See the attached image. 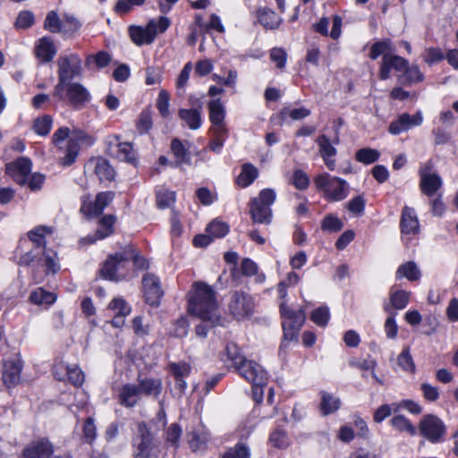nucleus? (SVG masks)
Instances as JSON below:
<instances>
[{"instance_id": "obj_59", "label": "nucleus", "mask_w": 458, "mask_h": 458, "mask_svg": "<svg viewBox=\"0 0 458 458\" xmlns=\"http://www.w3.org/2000/svg\"><path fill=\"white\" fill-rule=\"evenodd\" d=\"M175 201V194L169 191H159L157 193V204L161 208L170 207Z\"/></svg>"}, {"instance_id": "obj_3", "label": "nucleus", "mask_w": 458, "mask_h": 458, "mask_svg": "<svg viewBox=\"0 0 458 458\" xmlns=\"http://www.w3.org/2000/svg\"><path fill=\"white\" fill-rule=\"evenodd\" d=\"M58 82L55 87L54 95L63 98L64 86L81 74V59L75 54L61 55L57 61Z\"/></svg>"}, {"instance_id": "obj_9", "label": "nucleus", "mask_w": 458, "mask_h": 458, "mask_svg": "<svg viewBox=\"0 0 458 458\" xmlns=\"http://www.w3.org/2000/svg\"><path fill=\"white\" fill-rule=\"evenodd\" d=\"M228 310L237 320L250 317L254 311L252 297L244 292H234L230 298Z\"/></svg>"}, {"instance_id": "obj_22", "label": "nucleus", "mask_w": 458, "mask_h": 458, "mask_svg": "<svg viewBox=\"0 0 458 458\" xmlns=\"http://www.w3.org/2000/svg\"><path fill=\"white\" fill-rule=\"evenodd\" d=\"M187 439L191 449L196 452L206 447L207 444L210 440V433L207 430L204 425L199 423L197 427H194L188 431Z\"/></svg>"}, {"instance_id": "obj_49", "label": "nucleus", "mask_w": 458, "mask_h": 458, "mask_svg": "<svg viewBox=\"0 0 458 458\" xmlns=\"http://www.w3.org/2000/svg\"><path fill=\"white\" fill-rule=\"evenodd\" d=\"M30 299L35 304L50 305L55 301V296L42 288H38L30 294Z\"/></svg>"}, {"instance_id": "obj_19", "label": "nucleus", "mask_w": 458, "mask_h": 458, "mask_svg": "<svg viewBox=\"0 0 458 458\" xmlns=\"http://www.w3.org/2000/svg\"><path fill=\"white\" fill-rule=\"evenodd\" d=\"M30 171L31 161L27 157H20L16 161L6 165V173L20 184H24L27 182Z\"/></svg>"}, {"instance_id": "obj_55", "label": "nucleus", "mask_w": 458, "mask_h": 458, "mask_svg": "<svg viewBox=\"0 0 458 458\" xmlns=\"http://www.w3.org/2000/svg\"><path fill=\"white\" fill-rule=\"evenodd\" d=\"M343 223L338 217L333 215H327L322 221L321 228L324 231L335 233L340 231L343 228Z\"/></svg>"}, {"instance_id": "obj_4", "label": "nucleus", "mask_w": 458, "mask_h": 458, "mask_svg": "<svg viewBox=\"0 0 458 458\" xmlns=\"http://www.w3.org/2000/svg\"><path fill=\"white\" fill-rule=\"evenodd\" d=\"M314 183L329 201L343 200L349 192V185L345 180L332 176L327 173L317 175L314 178Z\"/></svg>"}, {"instance_id": "obj_13", "label": "nucleus", "mask_w": 458, "mask_h": 458, "mask_svg": "<svg viewBox=\"0 0 458 458\" xmlns=\"http://www.w3.org/2000/svg\"><path fill=\"white\" fill-rule=\"evenodd\" d=\"M420 434L430 442L436 443L441 440L445 432V426L442 420L435 415L425 416L420 423Z\"/></svg>"}, {"instance_id": "obj_16", "label": "nucleus", "mask_w": 458, "mask_h": 458, "mask_svg": "<svg viewBox=\"0 0 458 458\" xmlns=\"http://www.w3.org/2000/svg\"><path fill=\"white\" fill-rule=\"evenodd\" d=\"M142 284L146 301L151 306H157L163 296L159 278L153 274H147L142 278Z\"/></svg>"}, {"instance_id": "obj_42", "label": "nucleus", "mask_w": 458, "mask_h": 458, "mask_svg": "<svg viewBox=\"0 0 458 458\" xmlns=\"http://www.w3.org/2000/svg\"><path fill=\"white\" fill-rule=\"evenodd\" d=\"M225 354L228 360H231L233 366L237 369L246 360L239 351V347L234 343H228L225 346Z\"/></svg>"}, {"instance_id": "obj_47", "label": "nucleus", "mask_w": 458, "mask_h": 458, "mask_svg": "<svg viewBox=\"0 0 458 458\" xmlns=\"http://www.w3.org/2000/svg\"><path fill=\"white\" fill-rule=\"evenodd\" d=\"M250 448L243 443H238L229 448L221 458H250Z\"/></svg>"}, {"instance_id": "obj_52", "label": "nucleus", "mask_w": 458, "mask_h": 458, "mask_svg": "<svg viewBox=\"0 0 458 458\" xmlns=\"http://www.w3.org/2000/svg\"><path fill=\"white\" fill-rule=\"evenodd\" d=\"M310 114V110L306 107L300 108H284L280 113V117L285 120L286 117H290L292 120H301Z\"/></svg>"}, {"instance_id": "obj_29", "label": "nucleus", "mask_w": 458, "mask_h": 458, "mask_svg": "<svg viewBox=\"0 0 458 458\" xmlns=\"http://www.w3.org/2000/svg\"><path fill=\"white\" fill-rule=\"evenodd\" d=\"M140 397V389L138 386L126 384L123 386L118 394L119 403L124 407H133Z\"/></svg>"}, {"instance_id": "obj_21", "label": "nucleus", "mask_w": 458, "mask_h": 458, "mask_svg": "<svg viewBox=\"0 0 458 458\" xmlns=\"http://www.w3.org/2000/svg\"><path fill=\"white\" fill-rule=\"evenodd\" d=\"M54 450L52 444L47 439H39L30 443L23 451V458H50Z\"/></svg>"}, {"instance_id": "obj_61", "label": "nucleus", "mask_w": 458, "mask_h": 458, "mask_svg": "<svg viewBox=\"0 0 458 458\" xmlns=\"http://www.w3.org/2000/svg\"><path fill=\"white\" fill-rule=\"evenodd\" d=\"M329 319V311L327 307H319L313 310L311 320L318 326L325 327Z\"/></svg>"}, {"instance_id": "obj_58", "label": "nucleus", "mask_w": 458, "mask_h": 458, "mask_svg": "<svg viewBox=\"0 0 458 458\" xmlns=\"http://www.w3.org/2000/svg\"><path fill=\"white\" fill-rule=\"evenodd\" d=\"M66 374L70 382L75 386H80L83 384L84 374L77 366H68L66 368Z\"/></svg>"}, {"instance_id": "obj_12", "label": "nucleus", "mask_w": 458, "mask_h": 458, "mask_svg": "<svg viewBox=\"0 0 458 458\" xmlns=\"http://www.w3.org/2000/svg\"><path fill=\"white\" fill-rule=\"evenodd\" d=\"M77 110L83 108L90 100V93L81 83L70 82L64 86L63 98Z\"/></svg>"}, {"instance_id": "obj_23", "label": "nucleus", "mask_w": 458, "mask_h": 458, "mask_svg": "<svg viewBox=\"0 0 458 458\" xmlns=\"http://www.w3.org/2000/svg\"><path fill=\"white\" fill-rule=\"evenodd\" d=\"M316 142L318 145V152L325 165L330 171L335 170V157L337 153L336 148L330 142L326 135H320L317 138Z\"/></svg>"}, {"instance_id": "obj_41", "label": "nucleus", "mask_w": 458, "mask_h": 458, "mask_svg": "<svg viewBox=\"0 0 458 458\" xmlns=\"http://www.w3.org/2000/svg\"><path fill=\"white\" fill-rule=\"evenodd\" d=\"M397 363L403 371L411 374L415 373L416 365L411 354L410 346H405L402 352L397 356Z\"/></svg>"}, {"instance_id": "obj_10", "label": "nucleus", "mask_w": 458, "mask_h": 458, "mask_svg": "<svg viewBox=\"0 0 458 458\" xmlns=\"http://www.w3.org/2000/svg\"><path fill=\"white\" fill-rule=\"evenodd\" d=\"M133 456L135 458H150L154 449L153 437L143 422L137 425V434L133 437Z\"/></svg>"}, {"instance_id": "obj_40", "label": "nucleus", "mask_w": 458, "mask_h": 458, "mask_svg": "<svg viewBox=\"0 0 458 458\" xmlns=\"http://www.w3.org/2000/svg\"><path fill=\"white\" fill-rule=\"evenodd\" d=\"M394 48L391 40L385 39L382 41L375 42L371 47L369 56L372 60H376L379 55H391Z\"/></svg>"}, {"instance_id": "obj_39", "label": "nucleus", "mask_w": 458, "mask_h": 458, "mask_svg": "<svg viewBox=\"0 0 458 458\" xmlns=\"http://www.w3.org/2000/svg\"><path fill=\"white\" fill-rule=\"evenodd\" d=\"M320 394L321 402L319 407L324 416L334 413L340 408L341 401L339 398L325 391H322Z\"/></svg>"}, {"instance_id": "obj_14", "label": "nucleus", "mask_w": 458, "mask_h": 458, "mask_svg": "<svg viewBox=\"0 0 458 458\" xmlns=\"http://www.w3.org/2000/svg\"><path fill=\"white\" fill-rule=\"evenodd\" d=\"M209 120L211 122L210 131L213 134H227L225 125V108L221 99H215L208 104Z\"/></svg>"}, {"instance_id": "obj_6", "label": "nucleus", "mask_w": 458, "mask_h": 458, "mask_svg": "<svg viewBox=\"0 0 458 458\" xmlns=\"http://www.w3.org/2000/svg\"><path fill=\"white\" fill-rule=\"evenodd\" d=\"M170 25V21L165 16L159 17L158 21L151 20L146 27L131 26L129 34L134 44L137 46L151 44L158 33H163Z\"/></svg>"}, {"instance_id": "obj_8", "label": "nucleus", "mask_w": 458, "mask_h": 458, "mask_svg": "<svg viewBox=\"0 0 458 458\" xmlns=\"http://www.w3.org/2000/svg\"><path fill=\"white\" fill-rule=\"evenodd\" d=\"M280 312L283 318L282 326L285 340L293 341L305 322L306 316L302 309L297 310L288 308L285 304L280 305Z\"/></svg>"}, {"instance_id": "obj_7", "label": "nucleus", "mask_w": 458, "mask_h": 458, "mask_svg": "<svg viewBox=\"0 0 458 458\" xmlns=\"http://www.w3.org/2000/svg\"><path fill=\"white\" fill-rule=\"evenodd\" d=\"M130 259H134V262L139 264L140 258L137 256L135 250L131 247L126 248L122 252L109 255L100 270L101 276L108 280H117L118 271L123 268L125 263Z\"/></svg>"}, {"instance_id": "obj_38", "label": "nucleus", "mask_w": 458, "mask_h": 458, "mask_svg": "<svg viewBox=\"0 0 458 458\" xmlns=\"http://www.w3.org/2000/svg\"><path fill=\"white\" fill-rule=\"evenodd\" d=\"M395 275L397 279L404 277L409 281H417L420 278L421 273L415 262L407 261L397 268Z\"/></svg>"}, {"instance_id": "obj_31", "label": "nucleus", "mask_w": 458, "mask_h": 458, "mask_svg": "<svg viewBox=\"0 0 458 458\" xmlns=\"http://www.w3.org/2000/svg\"><path fill=\"white\" fill-rule=\"evenodd\" d=\"M411 293L404 290L391 291L389 294L390 302L384 305L387 313H394L393 309L403 310L410 301Z\"/></svg>"}, {"instance_id": "obj_11", "label": "nucleus", "mask_w": 458, "mask_h": 458, "mask_svg": "<svg viewBox=\"0 0 458 458\" xmlns=\"http://www.w3.org/2000/svg\"><path fill=\"white\" fill-rule=\"evenodd\" d=\"M433 165L430 161L424 164L419 171L420 177V188L427 197H432L442 187L443 181L439 174L432 172Z\"/></svg>"}, {"instance_id": "obj_27", "label": "nucleus", "mask_w": 458, "mask_h": 458, "mask_svg": "<svg viewBox=\"0 0 458 458\" xmlns=\"http://www.w3.org/2000/svg\"><path fill=\"white\" fill-rule=\"evenodd\" d=\"M115 222V217L112 215L106 216L100 220V228L96 231L95 235H89L82 239L81 242H84L87 244H92L97 240L104 239L114 233V224Z\"/></svg>"}, {"instance_id": "obj_64", "label": "nucleus", "mask_w": 458, "mask_h": 458, "mask_svg": "<svg viewBox=\"0 0 458 458\" xmlns=\"http://www.w3.org/2000/svg\"><path fill=\"white\" fill-rule=\"evenodd\" d=\"M34 23V15L30 11L21 12L16 19L15 26L18 29H27Z\"/></svg>"}, {"instance_id": "obj_50", "label": "nucleus", "mask_w": 458, "mask_h": 458, "mask_svg": "<svg viewBox=\"0 0 458 458\" xmlns=\"http://www.w3.org/2000/svg\"><path fill=\"white\" fill-rule=\"evenodd\" d=\"M169 101H170V97H169L168 92L165 89H161L159 91L156 106H157V108L160 115L164 118H167L170 115Z\"/></svg>"}, {"instance_id": "obj_35", "label": "nucleus", "mask_w": 458, "mask_h": 458, "mask_svg": "<svg viewBox=\"0 0 458 458\" xmlns=\"http://www.w3.org/2000/svg\"><path fill=\"white\" fill-rule=\"evenodd\" d=\"M259 21L266 28L275 30L279 27L282 19L271 9L264 7L257 11Z\"/></svg>"}, {"instance_id": "obj_18", "label": "nucleus", "mask_w": 458, "mask_h": 458, "mask_svg": "<svg viewBox=\"0 0 458 458\" xmlns=\"http://www.w3.org/2000/svg\"><path fill=\"white\" fill-rule=\"evenodd\" d=\"M408 61L396 55H385L382 58L378 77L380 80H387L390 77L391 70L394 69L396 72H402L403 73L405 68H407Z\"/></svg>"}, {"instance_id": "obj_36", "label": "nucleus", "mask_w": 458, "mask_h": 458, "mask_svg": "<svg viewBox=\"0 0 458 458\" xmlns=\"http://www.w3.org/2000/svg\"><path fill=\"white\" fill-rule=\"evenodd\" d=\"M138 387L140 389V394L157 398L162 392L163 385L159 378H144L140 380Z\"/></svg>"}, {"instance_id": "obj_45", "label": "nucleus", "mask_w": 458, "mask_h": 458, "mask_svg": "<svg viewBox=\"0 0 458 458\" xmlns=\"http://www.w3.org/2000/svg\"><path fill=\"white\" fill-rule=\"evenodd\" d=\"M206 232L213 238H221L229 232V225L220 220H213L206 229Z\"/></svg>"}, {"instance_id": "obj_28", "label": "nucleus", "mask_w": 458, "mask_h": 458, "mask_svg": "<svg viewBox=\"0 0 458 458\" xmlns=\"http://www.w3.org/2000/svg\"><path fill=\"white\" fill-rule=\"evenodd\" d=\"M21 363L19 360H9L4 364L3 380L7 386H15L20 382Z\"/></svg>"}, {"instance_id": "obj_34", "label": "nucleus", "mask_w": 458, "mask_h": 458, "mask_svg": "<svg viewBox=\"0 0 458 458\" xmlns=\"http://www.w3.org/2000/svg\"><path fill=\"white\" fill-rule=\"evenodd\" d=\"M76 136L70 138L66 146V154L64 157V165H70L72 164L78 156L80 147L77 140H82L86 138V134L81 131H75Z\"/></svg>"}, {"instance_id": "obj_32", "label": "nucleus", "mask_w": 458, "mask_h": 458, "mask_svg": "<svg viewBox=\"0 0 458 458\" xmlns=\"http://www.w3.org/2000/svg\"><path fill=\"white\" fill-rule=\"evenodd\" d=\"M90 165H93L94 173L100 182H111L114 179V170L105 158H95L90 161Z\"/></svg>"}, {"instance_id": "obj_44", "label": "nucleus", "mask_w": 458, "mask_h": 458, "mask_svg": "<svg viewBox=\"0 0 458 458\" xmlns=\"http://www.w3.org/2000/svg\"><path fill=\"white\" fill-rule=\"evenodd\" d=\"M424 79V76L422 72L420 71L418 66L412 65L409 66L407 65V68H405L403 75L401 76L400 80L403 83L405 84H412L417 83L420 81H422Z\"/></svg>"}, {"instance_id": "obj_56", "label": "nucleus", "mask_w": 458, "mask_h": 458, "mask_svg": "<svg viewBox=\"0 0 458 458\" xmlns=\"http://www.w3.org/2000/svg\"><path fill=\"white\" fill-rule=\"evenodd\" d=\"M45 29L49 30L52 33H57L62 31V20L59 19L57 13L54 11H51L47 15L45 20Z\"/></svg>"}, {"instance_id": "obj_43", "label": "nucleus", "mask_w": 458, "mask_h": 458, "mask_svg": "<svg viewBox=\"0 0 458 458\" xmlns=\"http://www.w3.org/2000/svg\"><path fill=\"white\" fill-rule=\"evenodd\" d=\"M379 157V151L370 148H360L355 153L356 160L365 165L375 163L378 160Z\"/></svg>"}, {"instance_id": "obj_57", "label": "nucleus", "mask_w": 458, "mask_h": 458, "mask_svg": "<svg viewBox=\"0 0 458 458\" xmlns=\"http://www.w3.org/2000/svg\"><path fill=\"white\" fill-rule=\"evenodd\" d=\"M169 368L174 378H185L191 373V366L185 362L171 363Z\"/></svg>"}, {"instance_id": "obj_48", "label": "nucleus", "mask_w": 458, "mask_h": 458, "mask_svg": "<svg viewBox=\"0 0 458 458\" xmlns=\"http://www.w3.org/2000/svg\"><path fill=\"white\" fill-rule=\"evenodd\" d=\"M52 117L50 115H44L42 117H38L34 121L33 130L34 131L40 135L46 136L49 133L52 127Z\"/></svg>"}, {"instance_id": "obj_2", "label": "nucleus", "mask_w": 458, "mask_h": 458, "mask_svg": "<svg viewBox=\"0 0 458 458\" xmlns=\"http://www.w3.org/2000/svg\"><path fill=\"white\" fill-rule=\"evenodd\" d=\"M188 310L191 315L210 322L212 326L222 325L216 293L202 281L193 283L188 293Z\"/></svg>"}, {"instance_id": "obj_5", "label": "nucleus", "mask_w": 458, "mask_h": 458, "mask_svg": "<svg viewBox=\"0 0 458 458\" xmlns=\"http://www.w3.org/2000/svg\"><path fill=\"white\" fill-rule=\"evenodd\" d=\"M276 199L273 189H264L250 202V214L254 223L270 224L272 220L271 206Z\"/></svg>"}, {"instance_id": "obj_51", "label": "nucleus", "mask_w": 458, "mask_h": 458, "mask_svg": "<svg viewBox=\"0 0 458 458\" xmlns=\"http://www.w3.org/2000/svg\"><path fill=\"white\" fill-rule=\"evenodd\" d=\"M116 157L122 161L132 163L135 160L132 147L128 142H120L116 146Z\"/></svg>"}, {"instance_id": "obj_20", "label": "nucleus", "mask_w": 458, "mask_h": 458, "mask_svg": "<svg viewBox=\"0 0 458 458\" xmlns=\"http://www.w3.org/2000/svg\"><path fill=\"white\" fill-rule=\"evenodd\" d=\"M108 310L114 313L111 324L114 327H122L125 318L131 313V306L122 297L114 298L108 305Z\"/></svg>"}, {"instance_id": "obj_62", "label": "nucleus", "mask_w": 458, "mask_h": 458, "mask_svg": "<svg viewBox=\"0 0 458 458\" xmlns=\"http://www.w3.org/2000/svg\"><path fill=\"white\" fill-rule=\"evenodd\" d=\"M152 127V116L149 110H144L138 120L137 128L140 133L148 132Z\"/></svg>"}, {"instance_id": "obj_25", "label": "nucleus", "mask_w": 458, "mask_h": 458, "mask_svg": "<svg viewBox=\"0 0 458 458\" xmlns=\"http://www.w3.org/2000/svg\"><path fill=\"white\" fill-rule=\"evenodd\" d=\"M56 47L50 38L44 37L36 44L35 54L40 63H49L56 54Z\"/></svg>"}, {"instance_id": "obj_54", "label": "nucleus", "mask_w": 458, "mask_h": 458, "mask_svg": "<svg viewBox=\"0 0 458 458\" xmlns=\"http://www.w3.org/2000/svg\"><path fill=\"white\" fill-rule=\"evenodd\" d=\"M392 426L399 431H406L411 435L416 434V428L403 415H398L391 420Z\"/></svg>"}, {"instance_id": "obj_24", "label": "nucleus", "mask_w": 458, "mask_h": 458, "mask_svg": "<svg viewBox=\"0 0 458 458\" xmlns=\"http://www.w3.org/2000/svg\"><path fill=\"white\" fill-rule=\"evenodd\" d=\"M114 196V193L113 191L100 192L97 195L95 202L83 203L81 211L89 216H98L113 200Z\"/></svg>"}, {"instance_id": "obj_46", "label": "nucleus", "mask_w": 458, "mask_h": 458, "mask_svg": "<svg viewBox=\"0 0 458 458\" xmlns=\"http://www.w3.org/2000/svg\"><path fill=\"white\" fill-rule=\"evenodd\" d=\"M111 62V56L107 52L99 51L96 55H90L86 58V66L90 68L93 64L98 68H104Z\"/></svg>"}, {"instance_id": "obj_15", "label": "nucleus", "mask_w": 458, "mask_h": 458, "mask_svg": "<svg viewBox=\"0 0 458 458\" xmlns=\"http://www.w3.org/2000/svg\"><path fill=\"white\" fill-rule=\"evenodd\" d=\"M236 370L242 377L251 384H267V372L259 364L253 360L246 359Z\"/></svg>"}, {"instance_id": "obj_53", "label": "nucleus", "mask_w": 458, "mask_h": 458, "mask_svg": "<svg viewBox=\"0 0 458 458\" xmlns=\"http://www.w3.org/2000/svg\"><path fill=\"white\" fill-rule=\"evenodd\" d=\"M81 24L79 20L72 14H64L62 18V32L74 33L81 28Z\"/></svg>"}, {"instance_id": "obj_1", "label": "nucleus", "mask_w": 458, "mask_h": 458, "mask_svg": "<svg viewBox=\"0 0 458 458\" xmlns=\"http://www.w3.org/2000/svg\"><path fill=\"white\" fill-rule=\"evenodd\" d=\"M52 233V227L44 225H39L30 230L28 233V237L35 244L36 249H33L21 255L18 261L20 266H30L32 262H35L33 277L36 283H40L42 281V278H38L36 275L38 268L45 267L46 274H55L59 270L56 253L46 249L45 236L47 234H51Z\"/></svg>"}, {"instance_id": "obj_17", "label": "nucleus", "mask_w": 458, "mask_h": 458, "mask_svg": "<svg viewBox=\"0 0 458 458\" xmlns=\"http://www.w3.org/2000/svg\"><path fill=\"white\" fill-rule=\"evenodd\" d=\"M423 122V115L420 111H418L414 115L403 113L397 120L393 121L389 125V132L394 135H398L403 131H408L411 127L419 126Z\"/></svg>"}, {"instance_id": "obj_33", "label": "nucleus", "mask_w": 458, "mask_h": 458, "mask_svg": "<svg viewBox=\"0 0 458 458\" xmlns=\"http://www.w3.org/2000/svg\"><path fill=\"white\" fill-rule=\"evenodd\" d=\"M171 151L175 157V165H191V154L189 148L177 138L171 142Z\"/></svg>"}, {"instance_id": "obj_30", "label": "nucleus", "mask_w": 458, "mask_h": 458, "mask_svg": "<svg viewBox=\"0 0 458 458\" xmlns=\"http://www.w3.org/2000/svg\"><path fill=\"white\" fill-rule=\"evenodd\" d=\"M178 116L191 130H198L202 124L201 106L199 108H181L178 111Z\"/></svg>"}, {"instance_id": "obj_37", "label": "nucleus", "mask_w": 458, "mask_h": 458, "mask_svg": "<svg viewBox=\"0 0 458 458\" xmlns=\"http://www.w3.org/2000/svg\"><path fill=\"white\" fill-rule=\"evenodd\" d=\"M259 176V170L250 163L243 164L242 172L236 178V183L242 188L250 186Z\"/></svg>"}, {"instance_id": "obj_63", "label": "nucleus", "mask_w": 458, "mask_h": 458, "mask_svg": "<svg viewBox=\"0 0 458 458\" xmlns=\"http://www.w3.org/2000/svg\"><path fill=\"white\" fill-rule=\"evenodd\" d=\"M145 0H118L114 11L117 13H127L133 6H140L144 4Z\"/></svg>"}, {"instance_id": "obj_60", "label": "nucleus", "mask_w": 458, "mask_h": 458, "mask_svg": "<svg viewBox=\"0 0 458 458\" xmlns=\"http://www.w3.org/2000/svg\"><path fill=\"white\" fill-rule=\"evenodd\" d=\"M97 437V428L94 423V420L90 417L86 419L83 425V438L84 440L91 444Z\"/></svg>"}, {"instance_id": "obj_26", "label": "nucleus", "mask_w": 458, "mask_h": 458, "mask_svg": "<svg viewBox=\"0 0 458 458\" xmlns=\"http://www.w3.org/2000/svg\"><path fill=\"white\" fill-rule=\"evenodd\" d=\"M401 231L403 234H416L420 231L419 220L414 210L411 208L405 206L403 208L401 222Z\"/></svg>"}]
</instances>
